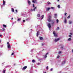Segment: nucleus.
I'll use <instances>...</instances> for the list:
<instances>
[{"label": "nucleus", "mask_w": 73, "mask_h": 73, "mask_svg": "<svg viewBox=\"0 0 73 73\" xmlns=\"http://www.w3.org/2000/svg\"><path fill=\"white\" fill-rule=\"evenodd\" d=\"M52 18V15H50L48 16V21L49 22H51V24L52 25H53L54 24V21L51 20H50Z\"/></svg>", "instance_id": "obj_1"}, {"label": "nucleus", "mask_w": 73, "mask_h": 73, "mask_svg": "<svg viewBox=\"0 0 73 73\" xmlns=\"http://www.w3.org/2000/svg\"><path fill=\"white\" fill-rule=\"evenodd\" d=\"M7 47L8 49H10L11 48V44H9V42H7Z\"/></svg>", "instance_id": "obj_2"}, {"label": "nucleus", "mask_w": 73, "mask_h": 73, "mask_svg": "<svg viewBox=\"0 0 73 73\" xmlns=\"http://www.w3.org/2000/svg\"><path fill=\"white\" fill-rule=\"evenodd\" d=\"M60 46L61 49V50H63V49H64V45H63V44H60Z\"/></svg>", "instance_id": "obj_3"}, {"label": "nucleus", "mask_w": 73, "mask_h": 73, "mask_svg": "<svg viewBox=\"0 0 73 73\" xmlns=\"http://www.w3.org/2000/svg\"><path fill=\"white\" fill-rule=\"evenodd\" d=\"M60 40V38H55L54 40V41L55 42H57L58 41Z\"/></svg>", "instance_id": "obj_4"}, {"label": "nucleus", "mask_w": 73, "mask_h": 73, "mask_svg": "<svg viewBox=\"0 0 73 73\" xmlns=\"http://www.w3.org/2000/svg\"><path fill=\"white\" fill-rule=\"evenodd\" d=\"M48 27L49 28H51V25H50V24L49 23L47 25Z\"/></svg>", "instance_id": "obj_5"}, {"label": "nucleus", "mask_w": 73, "mask_h": 73, "mask_svg": "<svg viewBox=\"0 0 73 73\" xmlns=\"http://www.w3.org/2000/svg\"><path fill=\"white\" fill-rule=\"evenodd\" d=\"M53 33L54 36L55 37L57 36V35H56V32H55V31H54Z\"/></svg>", "instance_id": "obj_6"}, {"label": "nucleus", "mask_w": 73, "mask_h": 73, "mask_svg": "<svg viewBox=\"0 0 73 73\" xmlns=\"http://www.w3.org/2000/svg\"><path fill=\"white\" fill-rule=\"evenodd\" d=\"M27 68V66H25L22 68V70H25Z\"/></svg>", "instance_id": "obj_7"}, {"label": "nucleus", "mask_w": 73, "mask_h": 73, "mask_svg": "<svg viewBox=\"0 0 73 73\" xmlns=\"http://www.w3.org/2000/svg\"><path fill=\"white\" fill-rule=\"evenodd\" d=\"M65 64V61L64 60L63 61L62 63V65H64V64Z\"/></svg>", "instance_id": "obj_8"}, {"label": "nucleus", "mask_w": 73, "mask_h": 73, "mask_svg": "<svg viewBox=\"0 0 73 73\" xmlns=\"http://www.w3.org/2000/svg\"><path fill=\"white\" fill-rule=\"evenodd\" d=\"M39 34H40V33L39 32V31H38L37 32V33H36V36L37 37H38V36L39 35Z\"/></svg>", "instance_id": "obj_9"}, {"label": "nucleus", "mask_w": 73, "mask_h": 73, "mask_svg": "<svg viewBox=\"0 0 73 73\" xmlns=\"http://www.w3.org/2000/svg\"><path fill=\"white\" fill-rule=\"evenodd\" d=\"M50 9V7L47 8L46 9V11H49V9Z\"/></svg>", "instance_id": "obj_10"}, {"label": "nucleus", "mask_w": 73, "mask_h": 73, "mask_svg": "<svg viewBox=\"0 0 73 73\" xmlns=\"http://www.w3.org/2000/svg\"><path fill=\"white\" fill-rule=\"evenodd\" d=\"M28 3L29 5H31V2L30 1H29V0H28Z\"/></svg>", "instance_id": "obj_11"}, {"label": "nucleus", "mask_w": 73, "mask_h": 73, "mask_svg": "<svg viewBox=\"0 0 73 73\" xmlns=\"http://www.w3.org/2000/svg\"><path fill=\"white\" fill-rule=\"evenodd\" d=\"M48 54V52L47 53H46V55H45V56H44V58H46V57H47V54Z\"/></svg>", "instance_id": "obj_12"}, {"label": "nucleus", "mask_w": 73, "mask_h": 73, "mask_svg": "<svg viewBox=\"0 0 73 73\" xmlns=\"http://www.w3.org/2000/svg\"><path fill=\"white\" fill-rule=\"evenodd\" d=\"M39 38L40 40H43L44 39H43V38H42V37H40Z\"/></svg>", "instance_id": "obj_13"}, {"label": "nucleus", "mask_w": 73, "mask_h": 73, "mask_svg": "<svg viewBox=\"0 0 73 73\" xmlns=\"http://www.w3.org/2000/svg\"><path fill=\"white\" fill-rule=\"evenodd\" d=\"M37 17H40V14H38L37 15Z\"/></svg>", "instance_id": "obj_14"}, {"label": "nucleus", "mask_w": 73, "mask_h": 73, "mask_svg": "<svg viewBox=\"0 0 73 73\" xmlns=\"http://www.w3.org/2000/svg\"><path fill=\"white\" fill-rule=\"evenodd\" d=\"M54 16H55L54 18H55V19H57V14H54Z\"/></svg>", "instance_id": "obj_15"}, {"label": "nucleus", "mask_w": 73, "mask_h": 73, "mask_svg": "<svg viewBox=\"0 0 73 73\" xmlns=\"http://www.w3.org/2000/svg\"><path fill=\"white\" fill-rule=\"evenodd\" d=\"M11 10H12V12H14L15 11V10H14V9H13V8H12L11 9Z\"/></svg>", "instance_id": "obj_16"}, {"label": "nucleus", "mask_w": 73, "mask_h": 73, "mask_svg": "<svg viewBox=\"0 0 73 73\" xmlns=\"http://www.w3.org/2000/svg\"><path fill=\"white\" fill-rule=\"evenodd\" d=\"M3 1V5H5V1L4 0Z\"/></svg>", "instance_id": "obj_17"}, {"label": "nucleus", "mask_w": 73, "mask_h": 73, "mask_svg": "<svg viewBox=\"0 0 73 73\" xmlns=\"http://www.w3.org/2000/svg\"><path fill=\"white\" fill-rule=\"evenodd\" d=\"M3 27H5V28H7V25H3Z\"/></svg>", "instance_id": "obj_18"}, {"label": "nucleus", "mask_w": 73, "mask_h": 73, "mask_svg": "<svg viewBox=\"0 0 73 73\" xmlns=\"http://www.w3.org/2000/svg\"><path fill=\"white\" fill-rule=\"evenodd\" d=\"M57 7L59 8V9L60 8V5H58Z\"/></svg>", "instance_id": "obj_19"}, {"label": "nucleus", "mask_w": 73, "mask_h": 73, "mask_svg": "<svg viewBox=\"0 0 73 73\" xmlns=\"http://www.w3.org/2000/svg\"><path fill=\"white\" fill-rule=\"evenodd\" d=\"M44 15H42L41 16V19H43V18H44Z\"/></svg>", "instance_id": "obj_20"}, {"label": "nucleus", "mask_w": 73, "mask_h": 73, "mask_svg": "<svg viewBox=\"0 0 73 73\" xmlns=\"http://www.w3.org/2000/svg\"><path fill=\"white\" fill-rule=\"evenodd\" d=\"M37 8V7H35L33 9V11H35V9Z\"/></svg>", "instance_id": "obj_21"}, {"label": "nucleus", "mask_w": 73, "mask_h": 73, "mask_svg": "<svg viewBox=\"0 0 73 73\" xmlns=\"http://www.w3.org/2000/svg\"><path fill=\"white\" fill-rule=\"evenodd\" d=\"M47 4L48 5H50V4H51V3L49 1L47 2Z\"/></svg>", "instance_id": "obj_22"}, {"label": "nucleus", "mask_w": 73, "mask_h": 73, "mask_svg": "<svg viewBox=\"0 0 73 73\" xmlns=\"http://www.w3.org/2000/svg\"><path fill=\"white\" fill-rule=\"evenodd\" d=\"M70 40H71V38H69L67 40L68 41H70Z\"/></svg>", "instance_id": "obj_23"}, {"label": "nucleus", "mask_w": 73, "mask_h": 73, "mask_svg": "<svg viewBox=\"0 0 73 73\" xmlns=\"http://www.w3.org/2000/svg\"><path fill=\"white\" fill-rule=\"evenodd\" d=\"M30 20V18H29L28 19H26V21H28V20Z\"/></svg>", "instance_id": "obj_24"}, {"label": "nucleus", "mask_w": 73, "mask_h": 73, "mask_svg": "<svg viewBox=\"0 0 73 73\" xmlns=\"http://www.w3.org/2000/svg\"><path fill=\"white\" fill-rule=\"evenodd\" d=\"M56 23H58V22H59V21L58 19H56Z\"/></svg>", "instance_id": "obj_25"}, {"label": "nucleus", "mask_w": 73, "mask_h": 73, "mask_svg": "<svg viewBox=\"0 0 73 73\" xmlns=\"http://www.w3.org/2000/svg\"><path fill=\"white\" fill-rule=\"evenodd\" d=\"M32 62L34 63V62H35V60H32Z\"/></svg>", "instance_id": "obj_26"}, {"label": "nucleus", "mask_w": 73, "mask_h": 73, "mask_svg": "<svg viewBox=\"0 0 73 73\" xmlns=\"http://www.w3.org/2000/svg\"><path fill=\"white\" fill-rule=\"evenodd\" d=\"M21 20V18H18V20H17V21H20Z\"/></svg>", "instance_id": "obj_27"}, {"label": "nucleus", "mask_w": 73, "mask_h": 73, "mask_svg": "<svg viewBox=\"0 0 73 73\" xmlns=\"http://www.w3.org/2000/svg\"><path fill=\"white\" fill-rule=\"evenodd\" d=\"M66 19H64V23H66Z\"/></svg>", "instance_id": "obj_28"}, {"label": "nucleus", "mask_w": 73, "mask_h": 73, "mask_svg": "<svg viewBox=\"0 0 73 73\" xmlns=\"http://www.w3.org/2000/svg\"><path fill=\"white\" fill-rule=\"evenodd\" d=\"M72 23V21H70L69 22V24H71Z\"/></svg>", "instance_id": "obj_29"}, {"label": "nucleus", "mask_w": 73, "mask_h": 73, "mask_svg": "<svg viewBox=\"0 0 73 73\" xmlns=\"http://www.w3.org/2000/svg\"><path fill=\"white\" fill-rule=\"evenodd\" d=\"M51 8L52 9H54V7H51Z\"/></svg>", "instance_id": "obj_30"}, {"label": "nucleus", "mask_w": 73, "mask_h": 73, "mask_svg": "<svg viewBox=\"0 0 73 73\" xmlns=\"http://www.w3.org/2000/svg\"><path fill=\"white\" fill-rule=\"evenodd\" d=\"M59 29V27H58L56 29V30H58Z\"/></svg>", "instance_id": "obj_31"}, {"label": "nucleus", "mask_w": 73, "mask_h": 73, "mask_svg": "<svg viewBox=\"0 0 73 73\" xmlns=\"http://www.w3.org/2000/svg\"><path fill=\"white\" fill-rule=\"evenodd\" d=\"M57 58H60V56L58 55L57 56Z\"/></svg>", "instance_id": "obj_32"}, {"label": "nucleus", "mask_w": 73, "mask_h": 73, "mask_svg": "<svg viewBox=\"0 0 73 73\" xmlns=\"http://www.w3.org/2000/svg\"><path fill=\"white\" fill-rule=\"evenodd\" d=\"M3 72L4 73H5V70H4L3 71Z\"/></svg>", "instance_id": "obj_33"}, {"label": "nucleus", "mask_w": 73, "mask_h": 73, "mask_svg": "<svg viewBox=\"0 0 73 73\" xmlns=\"http://www.w3.org/2000/svg\"><path fill=\"white\" fill-rule=\"evenodd\" d=\"M59 54H60V53H61V51H59L58 52Z\"/></svg>", "instance_id": "obj_34"}, {"label": "nucleus", "mask_w": 73, "mask_h": 73, "mask_svg": "<svg viewBox=\"0 0 73 73\" xmlns=\"http://www.w3.org/2000/svg\"><path fill=\"white\" fill-rule=\"evenodd\" d=\"M33 7H35V5L34 4H33Z\"/></svg>", "instance_id": "obj_35"}, {"label": "nucleus", "mask_w": 73, "mask_h": 73, "mask_svg": "<svg viewBox=\"0 0 73 73\" xmlns=\"http://www.w3.org/2000/svg\"><path fill=\"white\" fill-rule=\"evenodd\" d=\"M70 16H68V17H67V19H69L70 18Z\"/></svg>", "instance_id": "obj_36"}, {"label": "nucleus", "mask_w": 73, "mask_h": 73, "mask_svg": "<svg viewBox=\"0 0 73 73\" xmlns=\"http://www.w3.org/2000/svg\"><path fill=\"white\" fill-rule=\"evenodd\" d=\"M46 69L48 70V66H47L46 67Z\"/></svg>", "instance_id": "obj_37"}, {"label": "nucleus", "mask_w": 73, "mask_h": 73, "mask_svg": "<svg viewBox=\"0 0 73 73\" xmlns=\"http://www.w3.org/2000/svg\"><path fill=\"white\" fill-rule=\"evenodd\" d=\"M66 14H67V13H64V15L65 16H66Z\"/></svg>", "instance_id": "obj_38"}, {"label": "nucleus", "mask_w": 73, "mask_h": 73, "mask_svg": "<svg viewBox=\"0 0 73 73\" xmlns=\"http://www.w3.org/2000/svg\"><path fill=\"white\" fill-rule=\"evenodd\" d=\"M32 1L33 3H35V1L34 0H33Z\"/></svg>", "instance_id": "obj_39"}, {"label": "nucleus", "mask_w": 73, "mask_h": 73, "mask_svg": "<svg viewBox=\"0 0 73 73\" xmlns=\"http://www.w3.org/2000/svg\"><path fill=\"white\" fill-rule=\"evenodd\" d=\"M16 23V22H14L13 23V24H14Z\"/></svg>", "instance_id": "obj_40"}, {"label": "nucleus", "mask_w": 73, "mask_h": 73, "mask_svg": "<svg viewBox=\"0 0 73 73\" xmlns=\"http://www.w3.org/2000/svg\"><path fill=\"white\" fill-rule=\"evenodd\" d=\"M2 29H3V31H5V29H4L3 28Z\"/></svg>", "instance_id": "obj_41"}, {"label": "nucleus", "mask_w": 73, "mask_h": 73, "mask_svg": "<svg viewBox=\"0 0 73 73\" xmlns=\"http://www.w3.org/2000/svg\"><path fill=\"white\" fill-rule=\"evenodd\" d=\"M52 70H53V68H52L51 69H50V71H52Z\"/></svg>", "instance_id": "obj_42"}, {"label": "nucleus", "mask_w": 73, "mask_h": 73, "mask_svg": "<svg viewBox=\"0 0 73 73\" xmlns=\"http://www.w3.org/2000/svg\"><path fill=\"white\" fill-rule=\"evenodd\" d=\"M33 9H31V11H32V12H33Z\"/></svg>", "instance_id": "obj_43"}, {"label": "nucleus", "mask_w": 73, "mask_h": 73, "mask_svg": "<svg viewBox=\"0 0 73 73\" xmlns=\"http://www.w3.org/2000/svg\"><path fill=\"white\" fill-rule=\"evenodd\" d=\"M40 63H38V64H37V65H40Z\"/></svg>", "instance_id": "obj_44"}, {"label": "nucleus", "mask_w": 73, "mask_h": 73, "mask_svg": "<svg viewBox=\"0 0 73 73\" xmlns=\"http://www.w3.org/2000/svg\"><path fill=\"white\" fill-rule=\"evenodd\" d=\"M13 54H14V53H12L11 54V55H13Z\"/></svg>", "instance_id": "obj_45"}, {"label": "nucleus", "mask_w": 73, "mask_h": 73, "mask_svg": "<svg viewBox=\"0 0 73 73\" xmlns=\"http://www.w3.org/2000/svg\"><path fill=\"white\" fill-rule=\"evenodd\" d=\"M15 11L17 13V10H16Z\"/></svg>", "instance_id": "obj_46"}, {"label": "nucleus", "mask_w": 73, "mask_h": 73, "mask_svg": "<svg viewBox=\"0 0 73 73\" xmlns=\"http://www.w3.org/2000/svg\"><path fill=\"white\" fill-rule=\"evenodd\" d=\"M25 20H23V22H25Z\"/></svg>", "instance_id": "obj_47"}, {"label": "nucleus", "mask_w": 73, "mask_h": 73, "mask_svg": "<svg viewBox=\"0 0 73 73\" xmlns=\"http://www.w3.org/2000/svg\"><path fill=\"white\" fill-rule=\"evenodd\" d=\"M69 37H71V35H69Z\"/></svg>", "instance_id": "obj_48"}, {"label": "nucleus", "mask_w": 73, "mask_h": 73, "mask_svg": "<svg viewBox=\"0 0 73 73\" xmlns=\"http://www.w3.org/2000/svg\"><path fill=\"white\" fill-rule=\"evenodd\" d=\"M42 46H43V45H44V44L43 43H42Z\"/></svg>", "instance_id": "obj_49"}, {"label": "nucleus", "mask_w": 73, "mask_h": 73, "mask_svg": "<svg viewBox=\"0 0 73 73\" xmlns=\"http://www.w3.org/2000/svg\"><path fill=\"white\" fill-rule=\"evenodd\" d=\"M33 50H31V52H33Z\"/></svg>", "instance_id": "obj_50"}, {"label": "nucleus", "mask_w": 73, "mask_h": 73, "mask_svg": "<svg viewBox=\"0 0 73 73\" xmlns=\"http://www.w3.org/2000/svg\"><path fill=\"white\" fill-rule=\"evenodd\" d=\"M14 66H15V65H16V64H14Z\"/></svg>", "instance_id": "obj_51"}, {"label": "nucleus", "mask_w": 73, "mask_h": 73, "mask_svg": "<svg viewBox=\"0 0 73 73\" xmlns=\"http://www.w3.org/2000/svg\"><path fill=\"white\" fill-rule=\"evenodd\" d=\"M2 36V35H0V37H1Z\"/></svg>", "instance_id": "obj_52"}, {"label": "nucleus", "mask_w": 73, "mask_h": 73, "mask_svg": "<svg viewBox=\"0 0 73 73\" xmlns=\"http://www.w3.org/2000/svg\"><path fill=\"white\" fill-rule=\"evenodd\" d=\"M57 1L58 2V1H60L59 0H57Z\"/></svg>", "instance_id": "obj_53"}, {"label": "nucleus", "mask_w": 73, "mask_h": 73, "mask_svg": "<svg viewBox=\"0 0 73 73\" xmlns=\"http://www.w3.org/2000/svg\"><path fill=\"white\" fill-rule=\"evenodd\" d=\"M51 13H49V14H50V15H51Z\"/></svg>", "instance_id": "obj_54"}, {"label": "nucleus", "mask_w": 73, "mask_h": 73, "mask_svg": "<svg viewBox=\"0 0 73 73\" xmlns=\"http://www.w3.org/2000/svg\"><path fill=\"white\" fill-rule=\"evenodd\" d=\"M70 35H72V33H70Z\"/></svg>", "instance_id": "obj_55"}, {"label": "nucleus", "mask_w": 73, "mask_h": 73, "mask_svg": "<svg viewBox=\"0 0 73 73\" xmlns=\"http://www.w3.org/2000/svg\"><path fill=\"white\" fill-rule=\"evenodd\" d=\"M72 52H73V49L72 50Z\"/></svg>", "instance_id": "obj_56"}, {"label": "nucleus", "mask_w": 73, "mask_h": 73, "mask_svg": "<svg viewBox=\"0 0 73 73\" xmlns=\"http://www.w3.org/2000/svg\"><path fill=\"white\" fill-rule=\"evenodd\" d=\"M13 18H12L11 19V20H13Z\"/></svg>", "instance_id": "obj_57"}, {"label": "nucleus", "mask_w": 73, "mask_h": 73, "mask_svg": "<svg viewBox=\"0 0 73 73\" xmlns=\"http://www.w3.org/2000/svg\"><path fill=\"white\" fill-rule=\"evenodd\" d=\"M44 50V49H43V50Z\"/></svg>", "instance_id": "obj_58"}, {"label": "nucleus", "mask_w": 73, "mask_h": 73, "mask_svg": "<svg viewBox=\"0 0 73 73\" xmlns=\"http://www.w3.org/2000/svg\"><path fill=\"white\" fill-rule=\"evenodd\" d=\"M1 40H0V42H1Z\"/></svg>", "instance_id": "obj_59"}, {"label": "nucleus", "mask_w": 73, "mask_h": 73, "mask_svg": "<svg viewBox=\"0 0 73 73\" xmlns=\"http://www.w3.org/2000/svg\"><path fill=\"white\" fill-rule=\"evenodd\" d=\"M31 31H32V29H31Z\"/></svg>", "instance_id": "obj_60"}, {"label": "nucleus", "mask_w": 73, "mask_h": 73, "mask_svg": "<svg viewBox=\"0 0 73 73\" xmlns=\"http://www.w3.org/2000/svg\"><path fill=\"white\" fill-rule=\"evenodd\" d=\"M44 73H46V72H45Z\"/></svg>", "instance_id": "obj_61"}, {"label": "nucleus", "mask_w": 73, "mask_h": 73, "mask_svg": "<svg viewBox=\"0 0 73 73\" xmlns=\"http://www.w3.org/2000/svg\"><path fill=\"white\" fill-rule=\"evenodd\" d=\"M2 64H4V63H3Z\"/></svg>", "instance_id": "obj_62"}]
</instances>
